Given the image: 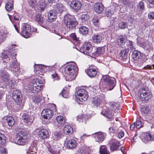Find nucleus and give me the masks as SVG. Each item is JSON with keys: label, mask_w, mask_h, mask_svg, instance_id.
<instances>
[{"label": "nucleus", "mask_w": 154, "mask_h": 154, "mask_svg": "<svg viewBox=\"0 0 154 154\" xmlns=\"http://www.w3.org/2000/svg\"><path fill=\"white\" fill-rule=\"evenodd\" d=\"M78 69L76 64L74 63L67 65L65 68L64 72L68 75L67 77L69 81L74 79L77 75Z\"/></svg>", "instance_id": "1"}, {"label": "nucleus", "mask_w": 154, "mask_h": 154, "mask_svg": "<svg viewBox=\"0 0 154 154\" xmlns=\"http://www.w3.org/2000/svg\"><path fill=\"white\" fill-rule=\"evenodd\" d=\"M64 22L66 27L69 30L75 29L78 24L77 22L73 19V17L69 14L65 16Z\"/></svg>", "instance_id": "2"}, {"label": "nucleus", "mask_w": 154, "mask_h": 154, "mask_svg": "<svg viewBox=\"0 0 154 154\" xmlns=\"http://www.w3.org/2000/svg\"><path fill=\"white\" fill-rule=\"evenodd\" d=\"M104 84L106 85L108 90H111L115 87L116 84V81L114 78L109 76L108 75H103L102 78Z\"/></svg>", "instance_id": "3"}, {"label": "nucleus", "mask_w": 154, "mask_h": 154, "mask_svg": "<svg viewBox=\"0 0 154 154\" xmlns=\"http://www.w3.org/2000/svg\"><path fill=\"white\" fill-rule=\"evenodd\" d=\"M88 96L87 91L84 89H81L76 91V100L77 101L84 102L87 100Z\"/></svg>", "instance_id": "4"}, {"label": "nucleus", "mask_w": 154, "mask_h": 154, "mask_svg": "<svg viewBox=\"0 0 154 154\" xmlns=\"http://www.w3.org/2000/svg\"><path fill=\"white\" fill-rule=\"evenodd\" d=\"M27 135L24 134H23L21 132H19L15 135V143L19 145H23L27 141Z\"/></svg>", "instance_id": "5"}, {"label": "nucleus", "mask_w": 154, "mask_h": 154, "mask_svg": "<svg viewBox=\"0 0 154 154\" xmlns=\"http://www.w3.org/2000/svg\"><path fill=\"white\" fill-rule=\"evenodd\" d=\"M139 92V98L141 101L148 100L151 97L150 92L147 88L140 89Z\"/></svg>", "instance_id": "6"}, {"label": "nucleus", "mask_w": 154, "mask_h": 154, "mask_svg": "<svg viewBox=\"0 0 154 154\" xmlns=\"http://www.w3.org/2000/svg\"><path fill=\"white\" fill-rule=\"evenodd\" d=\"M93 48L89 42L84 43L80 49V51L84 54L88 56H91Z\"/></svg>", "instance_id": "7"}, {"label": "nucleus", "mask_w": 154, "mask_h": 154, "mask_svg": "<svg viewBox=\"0 0 154 154\" xmlns=\"http://www.w3.org/2000/svg\"><path fill=\"white\" fill-rule=\"evenodd\" d=\"M22 94L20 91L17 90L14 91L12 93V98L18 106H19L22 103Z\"/></svg>", "instance_id": "8"}, {"label": "nucleus", "mask_w": 154, "mask_h": 154, "mask_svg": "<svg viewBox=\"0 0 154 154\" xmlns=\"http://www.w3.org/2000/svg\"><path fill=\"white\" fill-rule=\"evenodd\" d=\"M109 145L111 151L113 152L117 150L120 143L116 139L112 138L109 142Z\"/></svg>", "instance_id": "9"}, {"label": "nucleus", "mask_w": 154, "mask_h": 154, "mask_svg": "<svg viewBox=\"0 0 154 154\" xmlns=\"http://www.w3.org/2000/svg\"><path fill=\"white\" fill-rule=\"evenodd\" d=\"M140 137L142 140L145 143L153 141L154 140V136L149 133H143Z\"/></svg>", "instance_id": "10"}, {"label": "nucleus", "mask_w": 154, "mask_h": 154, "mask_svg": "<svg viewBox=\"0 0 154 154\" xmlns=\"http://www.w3.org/2000/svg\"><path fill=\"white\" fill-rule=\"evenodd\" d=\"M57 13L56 10H50L48 13V21L52 22L54 21L57 18Z\"/></svg>", "instance_id": "11"}, {"label": "nucleus", "mask_w": 154, "mask_h": 154, "mask_svg": "<svg viewBox=\"0 0 154 154\" xmlns=\"http://www.w3.org/2000/svg\"><path fill=\"white\" fill-rule=\"evenodd\" d=\"M68 2H70V7L75 10H79L82 6L81 2L78 0L70 1Z\"/></svg>", "instance_id": "12"}, {"label": "nucleus", "mask_w": 154, "mask_h": 154, "mask_svg": "<svg viewBox=\"0 0 154 154\" xmlns=\"http://www.w3.org/2000/svg\"><path fill=\"white\" fill-rule=\"evenodd\" d=\"M42 116L45 119H49L53 116V112L52 110L49 109H43L41 113Z\"/></svg>", "instance_id": "13"}, {"label": "nucleus", "mask_w": 154, "mask_h": 154, "mask_svg": "<svg viewBox=\"0 0 154 154\" xmlns=\"http://www.w3.org/2000/svg\"><path fill=\"white\" fill-rule=\"evenodd\" d=\"M22 119L24 122L27 125H31L34 120V118L32 116H30L26 113L23 115Z\"/></svg>", "instance_id": "14"}, {"label": "nucleus", "mask_w": 154, "mask_h": 154, "mask_svg": "<svg viewBox=\"0 0 154 154\" xmlns=\"http://www.w3.org/2000/svg\"><path fill=\"white\" fill-rule=\"evenodd\" d=\"M44 82V81H41L37 79H34L32 80V83L33 84V86L35 88V91L37 92L39 91L42 89V85H39V84H41Z\"/></svg>", "instance_id": "15"}, {"label": "nucleus", "mask_w": 154, "mask_h": 154, "mask_svg": "<svg viewBox=\"0 0 154 154\" xmlns=\"http://www.w3.org/2000/svg\"><path fill=\"white\" fill-rule=\"evenodd\" d=\"M39 137L42 139L48 138L49 137V133L48 131L45 129H41L38 133Z\"/></svg>", "instance_id": "16"}, {"label": "nucleus", "mask_w": 154, "mask_h": 154, "mask_svg": "<svg viewBox=\"0 0 154 154\" xmlns=\"http://www.w3.org/2000/svg\"><path fill=\"white\" fill-rule=\"evenodd\" d=\"M39 2L36 8L40 12H42L45 10L46 7V4L45 0H38Z\"/></svg>", "instance_id": "17"}, {"label": "nucleus", "mask_w": 154, "mask_h": 154, "mask_svg": "<svg viewBox=\"0 0 154 154\" xmlns=\"http://www.w3.org/2000/svg\"><path fill=\"white\" fill-rule=\"evenodd\" d=\"M104 51V48L103 47L93 48L92 56L94 55L96 56H98L99 54H101L103 53Z\"/></svg>", "instance_id": "18"}, {"label": "nucleus", "mask_w": 154, "mask_h": 154, "mask_svg": "<svg viewBox=\"0 0 154 154\" xmlns=\"http://www.w3.org/2000/svg\"><path fill=\"white\" fill-rule=\"evenodd\" d=\"M86 72L88 75L91 78L95 77L97 73V71L96 69L91 68V67L88 69Z\"/></svg>", "instance_id": "19"}, {"label": "nucleus", "mask_w": 154, "mask_h": 154, "mask_svg": "<svg viewBox=\"0 0 154 154\" xmlns=\"http://www.w3.org/2000/svg\"><path fill=\"white\" fill-rule=\"evenodd\" d=\"M46 67L41 64H35L34 66L35 72L36 74H40L39 72H44L46 69Z\"/></svg>", "instance_id": "20"}, {"label": "nucleus", "mask_w": 154, "mask_h": 154, "mask_svg": "<svg viewBox=\"0 0 154 154\" xmlns=\"http://www.w3.org/2000/svg\"><path fill=\"white\" fill-rule=\"evenodd\" d=\"M95 141L99 143H101L103 140L104 136L103 134L100 133H96L93 135Z\"/></svg>", "instance_id": "21"}, {"label": "nucleus", "mask_w": 154, "mask_h": 154, "mask_svg": "<svg viewBox=\"0 0 154 154\" xmlns=\"http://www.w3.org/2000/svg\"><path fill=\"white\" fill-rule=\"evenodd\" d=\"M94 9L96 13H100L103 10V6L101 3L98 2L95 4Z\"/></svg>", "instance_id": "22"}, {"label": "nucleus", "mask_w": 154, "mask_h": 154, "mask_svg": "<svg viewBox=\"0 0 154 154\" xmlns=\"http://www.w3.org/2000/svg\"><path fill=\"white\" fill-rule=\"evenodd\" d=\"M17 50L15 45H12L8 50L9 56H10L11 57H14L16 55Z\"/></svg>", "instance_id": "23"}, {"label": "nucleus", "mask_w": 154, "mask_h": 154, "mask_svg": "<svg viewBox=\"0 0 154 154\" xmlns=\"http://www.w3.org/2000/svg\"><path fill=\"white\" fill-rule=\"evenodd\" d=\"M14 60V62H11L10 63L9 67L11 70L17 72L19 69V66L17 65L16 62Z\"/></svg>", "instance_id": "24"}, {"label": "nucleus", "mask_w": 154, "mask_h": 154, "mask_svg": "<svg viewBox=\"0 0 154 154\" xmlns=\"http://www.w3.org/2000/svg\"><path fill=\"white\" fill-rule=\"evenodd\" d=\"M127 38L122 35H120L117 40V42L118 45L122 46L126 42Z\"/></svg>", "instance_id": "25"}, {"label": "nucleus", "mask_w": 154, "mask_h": 154, "mask_svg": "<svg viewBox=\"0 0 154 154\" xmlns=\"http://www.w3.org/2000/svg\"><path fill=\"white\" fill-rule=\"evenodd\" d=\"M63 132L65 134H69L73 132V128L70 126L65 125L63 129Z\"/></svg>", "instance_id": "26"}, {"label": "nucleus", "mask_w": 154, "mask_h": 154, "mask_svg": "<svg viewBox=\"0 0 154 154\" xmlns=\"http://www.w3.org/2000/svg\"><path fill=\"white\" fill-rule=\"evenodd\" d=\"M35 20L39 23L43 24L45 22L44 16H42L41 14H37L36 15Z\"/></svg>", "instance_id": "27"}, {"label": "nucleus", "mask_w": 154, "mask_h": 154, "mask_svg": "<svg viewBox=\"0 0 154 154\" xmlns=\"http://www.w3.org/2000/svg\"><path fill=\"white\" fill-rule=\"evenodd\" d=\"M102 39V37L100 34L95 35L92 37L93 42L96 43H100Z\"/></svg>", "instance_id": "28"}, {"label": "nucleus", "mask_w": 154, "mask_h": 154, "mask_svg": "<svg viewBox=\"0 0 154 154\" xmlns=\"http://www.w3.org/2000/svg\"><path fill=\"white\" fill-rule=\"evenodd\" d=\"M67 146L69 148L72 149L76 147V142L73 139H70L68 140L66 142Z\"/></svg>", "instance_id": "29"}, {"label": "nucleus", "mask_w": 154, "mask_h": 154, "mask_svg": "<svg viewBox=\"0 0 154 154\" xmlns=\"http://www.w3.org/2000/svg\"><path fill=\"white\" fill-rule=\"evenodd\" d=\"M132 56L133 59L134 60L140 59L142 57L141 53L136 50H135L133 52Z\"/></svg>", "instance_id": "30"}, {"label": "nucleus", "mask_w": 154, "mask_h": 154, "mask_svg": "<svg viewBox=\"0 0 154 154\" xmlns=\"http://www.w3.org/2000/svg\"><path fill=\"white\" fill-rule=\"evenodd\" d=\"M79 32L82 35L87 34L88 32V29L85 26H82L79 29Z\"/></svg>", "instance_id": "31"}, {"label": "nucleus", "mask_w": 154, "mask_h": 154, "mask_svg": "<svg viewBox=\"0 0 154 154\" xmlns=\"http://www.w3.org/2000/svg\"><path fill=\"white\" fill-rule=\"evenodd\" d=\"M56 7L57 9L60 13H62L66 10V8L65 6L61 3L57 4Z\"/></svg>", "instance_id": "32"}, {"label": "nucleus", "mask_w": 154, "mask_h": 154, "mask_svg": "<svg viewBox=\"0 0 154 154\" xmlns=\"http://www.w3.org/2000/svg\"><path fill=\"white\" fill-rule=\"evenodd\" d=\"M6 120L8 125L10 127L13 126L15 123L14 118L11 116H9L7 118Z\"/></svg>", "instance_id": "33"}, {"label": "nucleus", "mask_w": 154, "mask_h": 154, "mask_svg": "<svg viewBox=\"0 0 154 154\" xmlns=\"http://www.w3.org/2000/svg\"><path fill=\"white\" fill-rule=\"evenodd\" d=\"M63 136L61 132H55L52 134V137L54 140H58Z\"/></svg>", "instance_id": "34"}, {"label": "nucleus", "mask_w": 154, "mask_h": 154, "mask_svg": "<svg viewBox=\"0 0 154 154\" xmlns=\"http://www.w3.org/2000/svg\"><path fill=\"white\" fill-rule=\"evenodd\" d=\"M33 101L35 104H37L38 106L41 105L40 102L42 101V97L40 95H37L34 97Z\"/></svg>", "instance_id": "35"}, {"label": "nucleus", "mask_w": 154, "mask_h": 154, "mask_svg": "<svg viewBox=\"0 0 154 154\" xmlns=\"http://www.w3.org/2000/svg\"><path fill=\"white\" fill-rule=\"evenodd\" d=\"M100 154H109V152L105 146H101L100 148Z\"/></svg>", "instance_id": "36"}, {"label": "nucleus", "mask_w": 154, "mask_h": 154, "mask_svg": "<svg viewBox=\"0 0 154 154\" xmlns=\"http://www.w3.org/2000/svg\"><path fill=\"white\" fill-rule=\"evenodd\" d=\"M38 0H29V4L30 6L32 8H36L39 2Z\"/></svg>", "instance_id": "37"}, {"label": "nucleus", "mask_w": 154, "mask_h": 154, "mask_svg": "<svg viewBox=\"0 0 154 154\" xmlns=\"http://www.w3.org/2000/svg\"><path fill=\"white\" fill-rule=\"evenodd\" d=\"M1 76L2 80L4 82H7L9 80V75L6 72H5L4 73H2L1 75Z\"/></svg>", "instance_id": "38"}, {"label": "nucleus", "mask_w": 154, "mask_h": 154, "mask_svg": "<svg viewBox=\"0 0 154 154\" xmlns=\"http://www.w3.org/2000/svg\"><path fill=\"white\" fill-rule=\"evenodd\" d=\"M56 120L59 124L61 125H63L65 122V119L62 116H57L56 118Z\"/></svg>", "instance_id": "39"}, {"label": "nucleus", "mask_w": 154, "mask_h": 154, "mask_svg": "<svg viewBox=\"0 0 154 154\" xmlns=\"http://www.w3.org/2000/svg\"><path fill=\"white\" fill-rule=\"evenodd\" d=\"M113 110H108V109L106 110L104 112V116H106L108 118H112L113 115H114L113 114Z\"/></svg>", "instance_id": "40"}, {"label": "nucleus", "mask_w": 154, "mask_h": 154, "mask_svg": "<svg viewBox=\"0 0 154 154\" xmlns=\"http://www.w3.org/2000/svg\"><path fill=\"white\" fill-rule=\"evenodd\" d=\"M31 29L30 26L29 24L27 23H25L21 28V30H24L25 31H27L30 32Z\"/></svg>", "instance_id": "41"}, {"label": "nucleus", "mask_w": 154, "mask_h": 154, "mask_svg": "<svg viewBox=\"0 0 154 154\" xmlns=\"http://www.w3.org/2000/svg\"><path fill=\"white\" fill-rule=\"evenodd\" d=\"M100 102V99L96 97H94L92 100V103L95 105L97 106L99 105Z\"/></svg>", "instance_id": "42"}, {"label": "nucleus", "mask_w": 154, "mask_h": 154, "mask_svg": "<svg viewBox=\"0 0 154 154\" xmlns=\"http://www.w3.org/2000/svg\"><path fill=\"white\" fill-rule=\"evenodd\" d=\"M128 52L129 50L128 49L122 50L121 51L120 54L122 57L125 58L127 56Z\"/></svg>", "instance_id": "43"}, {"label": "nucleus", "mask_w": 154, "mask_h": 154, "mask_svg": "<svg viewBox=\"0 0 154 154\" xmlns=\"http://www.w3.org/2000/svg\"><path fill=\"white\" fill-rule=\"evenodd\" d=\"M81 19L83 23L86 22L89 19V17L87 14H82L81 16Z\"/></svg>", "instance_id": "44"}, {"label": "nucleus", "mask_w": 154, "mask_h": 154, "mask_svg": "<svg viewBox=\"0 0 154 154\" xmlns=\"http://www.w3.org/2000/svg\"><path fill=\"white\" fill-rule=\"evenodd\" d=\"M13 8V4L10 2H8L5 5V8L8 11H10L12 10Z\"/></svg>", "instance_id": "45"}, {"label": "nucleus", "mask_w": 154, "mask_h": 154, "mask_svg": "<svg viewBox=\"0 0 154 154\" xmlns=\"http://www.w3.org/2000/svg\"><path fill=\"white\" fill-rule=\"evenodd\" d=\"M30 32L24 30H21V35L25 38H28L30 36Z\"/></svg>", "instance_id": "46"}, {"label": "nucleus", "mask_w": 154, "mask_h": 154, "mask_svg": "<svg viewBox=\"0 0 154 154\" xmlns=\"http://www.w3.org/2000/svg\"><path fill=\"white\" fill-rule=\"evenodd\" d=\"M93 24L96 26H98L99 25L98 18L97 17H94L92 20Z\"/></svg>", "instance_id": "47"}, {"label": "nucleus", "mask_w": 154, "mask_h": 154, "mask_svg": "<svg viewBox=\"0 0 154 154\" xmlns=\"http://www.w3.org/2000/svg\"><path fill=\"white\" fill-rule=\"evenodd\" d=\"M5 138L4 135L0 133V147L5 142Z\"/></svg>", "instance_id": "48"}, {"label": "nucleus", "mask_w": 154, "mask_h": 154, "mask_svg": "<svg viewBox=\"0 0 154 154\" xmlns=\"http://www.w3.org/2000/svg\"><path fill=\"white\" fill-rule=\"evenodd\" d=\"M142 112L145 114H147L150 111V109L149 107L147 106L143 107L141 109Z\"/></svg>", "instance_id": "49"}, {"label": "nucleus", "mask_w": 154, "mask_h": 154, "mask_svg": "<svg viewBox=\"0 0 154 154\" xmlns=\"http://www.w3.org/2000/svg\"><path fill=\"white\" fill-rule=\"evenodd\" d=\"M136 127L137 129H139L143 127V124L140 120H137L136 123Z\"/></svg>", "instance_id": "50"}, {"label": "nucleus", "mask_w": 154, "mask_h": 154, "mask_svg": "<svg viewBox=\"0 0 154 154\" xmlns=\"http://www.w3.org/2000/svg\"><path fill=\"white\" fill-rule=\"evenodd\" d=\"M119 104L116 103H114L111 106V109L113 110V109L118 110L119 109Z\"/></svg>", "instance_id": "51"}, {"label": "nucleus", "mask_w": 154, "mask_h": 154, "mask_svg": "<svg viewBox=\"0 0 154 154\" xmlns=\"http://www.w3.org/2000/svg\"><path fill=\"white\" fill-rule=\"evenodd\" d=\"M144 49L148 51H150L152 48V44L148 42L146 45L144 47Z\"/></svg>", "instance_id": "52"}, {"label": "nucleus", "mask_w": 154, "mask_h": 154, "mask_svg": "<svg viewBox=\"0 0 154 154\" xmlns=\"http://www.w3.org/2000/svg\"><path fill=\"white\" fill-rule=\"evenodd\" d=\"M126 45L129 48H130V50H133L134 49L132 41H128L127 42Z\"/></svg>", "instance_id": "53"}, {"label": "nucleus", "mask_w": 154, "mask_h": 154, "mask_svg": "<svg viewBox=\"0 0 154 154\" xmlns=\"http://www.w3.org/2000/svg\"><path fill=\"white\" fill-rule=\"evenodd\" d=\"M127 25L125 22H122L119 24V26L121 29H124L127 27Z\"/></svg>", "instance_id": "54"}, {"label": "nucleus", "mask_w": 154, "mask_h": 154, "mask_svg": "<svg viewBox=\"0 0 154 154\" xmlns=\"http://www.w3.org/2000/svg\"><path fill=\"white\" fill-rule=\"evenodd\" d=\"M137 8L140 10H143L144 8V3L142 1L140 2L137 5Z\"/></svg>", "instance_id": "55"}, {"label": "nucleus", "mask_w": 154, "mask_h": 154, "mask_svg": "<svg viewBox=\"0 0 154 154\" xmlns=\"http://www.w3.org/2000/svg\"><path fill=\"white\" fill-rule=\"evenodd\" d=\"M51 76L52 78L53 79L54 81L58 80L59 79V77L58 74L56 73L52 74Z\"/></svg>", "instance_id": "56"}, {"label": "nucleus", "mask_w": 154, "mask_h": 154, "mask_svg": "<svg viewBox=\"0 0 154 154\" xmlns=\"http://www.w3.org/2000/svg\"><path fill=\"white\" fill-rule=\"evenodd\" d=\"M33 85H31L30 87H29V90L32 92V93H35V92H37L35 91V86H33L34 84L33 83Z\"/></svg>", "instance_id": "57"}, {"label": "nucleus", "mask_w": 154, "mask_h": 154, "mask_svg": "<svg viewBox=\"0 0 154 154\" xmlns=\"http://www.w3.org/2000/svg\"><path fill=\"white\" fill-rule=\"evenodd\" d=\"M122 3L125 5L129 6L131 5V2L129 0H123Z\"/></svg>", "instance_id": "58"}, {"label": "nucleus", "mask_w": 154, "mask_h": 154, "mask_svg": "<svg viewBox=\"0 0 154 154\" xmlns=\"http://www.w3.org/2000/svg\"><path fill=\"white\" fill-rule=\"evenodd\" d=\"M148 17L151 19H154V11L149 13L148 14Z\"/></svg>", "instance_id": "59"}, {"label": "nucleus", "mask_w": 154, "mask_h": 154, "mask_svg": "<svg viewBox=\"0 0 154 154\" xmlns=\"http://www.w3.org/2000/svg\"><path fill=\"white\" fill-rule=\"evenodd\" d=\"M54 150L52 149V150H50V152L52 154H59V151L58 149H54Z\"/></svg>", "instance_id": "60"}, {"label": "nucleus", "mask_w": 154, "mask_h": 154, "mask_svg": "<svg viewBox=\"0 0 154 154\" xmlns=\"http://www.w3.org/2000/svg\"><path fill=\"white\" fill-rule=\"evenodd\" d=\"M0 151L1 154H7V150L4 148H2L0 149Z\"/></svg>", "instance_id": "61"}, {"label": "nucleus", "mask_w": 154, "mask_h": 154, "mask_svg": "<svg viewBox=\"0 0 154 154\" xmlns=\"http://www.w3.org/2000/svg\"><path fill=\"white\" fill-rule=\"evenodd\" d=\"M124 133L123 131H121L120 132L118 135V137L119 138H121L124 136Z\"/></svg>", "instance_id": "62"}, {"label": "nucleus", "mask_w": 154, "mask_h": 154, "mask_svg": "<svg viewBox=\"0 0 154 154\" xmlns=\"http://www.w3.org/2000/svg\"><path fill=\"white\" fill-rule=\"evenodd\" d=\"M145 69H154V65H152V66L147 65L144 67Z\"/></svg>", "instance_id": "63"}, {"label": "nucleus", "mask_w": 154, "mask_h": 154, "mask_svg": "<svg viewBox=\"0 0 154 154\" xmlns=\"http://www.w3.org/2000/svg\"><path fill=\"white\" fill-rule=\"evenodd\" d=\"M11 18L14 19L15 20H19V17L18 16L14 14L13 16H12Z\"/></svg>", "instance_id": "64"}]
</instances>
